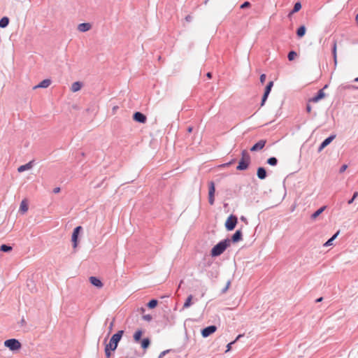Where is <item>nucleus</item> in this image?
<instances>
[{
	"label": "nucleus",
	"instance_id": "obj_44",
	"mask_svg": "<svg viewBox=\"0 0 358 358\" xmlns=\"http://www.w3.org/2000/svg\"><path fill=\"white\" fill-rule=\"evenodd\" d=\"M230 285H231V281H230V280H229V281L227 282L226 286L222 289V293H225V292L228 290V289H229V287Z\"/></svg>",
	"mask_w": 358,
	"mask_h": 358
},
{
	"label": "nucleus",
	"instance_id": "obj_61",
	"mask_svg": "<svg viewBox=\"0 0 358 358\" xmlns=\"http://www.w3.org/2000/svg\"><path fill=\"white\" fill-rule=\"evenodd\" d=\"M141 312H142V313H143V312L145 311V308H141Z\"/></svg>",
	"mask_w": 358,
	"mask_h": 358
},
{
	"label": "nucleus",
	"instance_id": "obj_38",
	"mask_svg": "<svg viewBox=\"0 0 358 358\" xmlns=\"http://www.w3.org/2000/svg\"><path fill=\"white\" fill-rule=\"evenodd\" d=\"M268 95H269V93H266V92L264 93L262 98L261 106H263L265 104V102L266 101Z\"/></svg>",
	"mask_w": 358,
	"mask_h": 358
},
{
	"label": "nucleus",
	"instance_id": "obj_22",
	"mask_svg": "<svg viewBox=\"0 0 358 358\" xmlns=\"http://www.w3.org/2000/svg\"><path fill=\"white\" fill-rule=\"evenodd\" d=\"M332 55L334 57V62L335 65L337 64V55H336V41H334L332 46Z\"/></svg>",
	"mask_w": 358,
	"mask_h": 358
},
{
	"label": "nucleus",
	"instance_id": "obj_57",
	"mask_svg": "<svg viewBox=\"0 0 358 358\" xmlns=\"http://www.w3.org/2000/svg\"><path fill=\"white\" fill-rule=\"evenodd\" d=\"M113 327V322H112L110 324V326H109V330H110V331H111V330H112Z\"/></svg>",
	"mask_w": 358,
	"mask_h": 358
},
{
	"label": "nucleus",
	"instance_id": "obj_48",
	"mask_svg": "<svg viewBox=\"0 0 358 358\" xmlns=\"http://www.w3.org/2000/svg\"><path fill=\"white\" fill-rule=\"evenodd\" d=\"M259 80H260V83L262 84H264L265 80H266V75L265 74H262L260 76Z\"/></svg>",
	"mask_w": 358,
	"mask_h": 358
},
{
	"label": "nucleus",
	"instance_id": "obj_45",
	"mask_svg": "<svg viewBox=\"0 0 358 358\" xmlns=\"http://www.w3.org/2000/svg\"><path fill=\"white\" fill-rule=\"evenodd\" d=\"M143 319L145 321L150 322L152 320V317L150 315H144Z\"/></svg>",
	"mask_w": 358,
	"mask_h": 358
},
{
	"label": "nucleus",
	"instance_id": "obj_7",
	"mask_svg": "<svg viewBox=\"0 0 358 358\" xmlns=\"http://www.w3.org/2000/svg\"><path fill=\"white\" fill-rule=\"evenodd\" d=\"M83 228L80 226L76 227L73 231L71 236V241L73 243V247L76 248L78 245V238L80 232L82 231Z\"/></svg>",
	"mask_w": 358,
	"mask_h": 358
},
{
	"label": "nucleus",
	"instance_id": "obj_11",
	"mask_svg": "<svg viewBox=\"0 0 358 358\" xmlns=\"http://www.w3.org/2000/svg\"><path fill=\"white\" fill-rule=\"evenodd\" d=\"M257 176L259 179L264 180L267 176V173H266V171L265 168L259 167L257 171Z\"/></svg>",
	"mask_w": 358,
	"mask_h": 358
},
{
	"label": "nucleus",
	"instance_id": "obj_26",
	"mask_svg": "<svg viewBox=\"0 0 358 358\" xmlns=\"http://www.w3.org/2000/svg\"><path fill=\"white\" fill-rule=\"evenodd\" d=\"M215 187L213 181L209 182L208 195H215Z\"/></svg>",
	"mask_w": 358,
	"mask_h": 358
},
{
	"label": "nucleus",
	"instance_id": "obj_51",
	"mask_svg": "<svg viewBox=\"0 0 358 358\" xmlns=\"http://www.w3.org/2000/svg\"><path fill=\"white\" fill-rule=\"evenodd\" d=\"M192 17L191 15H187V16L185 17V20H186L187 22H191V21H192Z\"/></svg>",
	"mask_w": 358,
	"mask_h": 358
},
{
	"label": "nucleus",
	"instance_id": "obj_31",
	"mask_svg": "<svg viewBox=\"0 0 358 358\" xmlns=\"http://www.w3.org/2000/svg\"><path fill=\"white\" fill-rule=\"evenodd\" d=\"M20 210H22V212H27V210H28V205L26 202V201L23 200L21 203H20Z\"/></svg>",
	"mask_w": 358,
	"mask_h": 358
},
{
	"label": "nucleus",
	"instance_id": "obj_53",
	"mask_svg": "<svg viewBox=\"0 0 358 358\" xmlns=\"http://www.w3.org/2000/svg\"><path fill=\"white\" fill-rule=\"evenodd\" d=\"M59 192H60V187H55V188H54V189H53V192H54L55 194H57V193H59Z\"/></svg>",
	"mask_w": 358,
	"mask_h": 358
},
{
	"label": "nucleus",
	"instance_id": "obj_12",
	"mask_svg": "<svg viewBox=\"0 0 358 358\" xmlns=\"http://www.w3.org/2000/svg\"><path fill=\"white\" fill-rule=\"evenodd\" d=\"M90 282L92 285H93L94 286L96 287H99V288H101L103 287V283L101 282V281L96 277H94V276H91L90 278Z\"/></svg>",
	"mask_w": 358,
	"mask_h": 358
},
{
	"label": "nucleus",
	"instance_id": "obj_14",
	"mask_svg": "<svg viewBox=\"0 0 358 358\" xmlns=\"http://www.w3.org/2000/svg\"><path fill=\"white\" fill-rule=\"evenodd\" d=\"M92 26L90 23H81L78 26V31L81 32H85L91 29Z\"/></svg>",
	"mask_w": 358,
	"mask_h": 358
},
{
	"label": "nucleus",
	"instance_id": "obj_6",
	"mask_svg": "<svg viewBox=\"0 0 358 358\" xmlns=\"http://www.w3.org/2000/svg\"><path fill=\"white\" fill-rule=\"evenodd\" d=\"M327 85H324V87L320 90L317 94L314 96H313L312 98H310L309 100H308V102H313V103H317L320 100H321L322 99L324 98L326 94L324 92V90L327 88Z\"/></svg>",
	"mask_w": 358,
	"mask_h": 358
},
{
	"label": "nucleus",
	"instance_id": "obj_40",
	"mask_svg": "<svg viewBox=\"0 0 358 358\" xmlns=\"http://www.w3.org/2000/svg\"><path fill=\"white\" fill-rule=\"evenodd\" d=\"M105 349H108L109 351H115L117 348H114L113 345L109 341V343L106 345Z\"/></svg>",
	"mask_w": 358,
	"mask_h": 358
},
{
	"label": "nucleus",
	"instance_id": "obj_13",
	"mask_svg": "<svg viewBox=\"0 0 358 358\" xmlns=\"http://www.w3.org/2000/svg\"><path fill=\"white\" fill-rule=\"evenodd\" d=\"M242 231L241 230H237L231 236V241L233 243H237L242 240Z\"/></svg>",
	"mask_w": 358,
	"mask_h": 358
},
{
	"label": "nucleus",
	"instance_id": "obj_54",
	"mask_svg": "<svg viewBox=\"0 0 358 358\" xmlns=\"http://www.w3.org/2000/svg\"><path fill=\"white\" fill-rule=\"evenodd\" d=\"M241 220L243 221L245 223H248V220H247L246 217H245L244 216L241 217Z\"/></svg>",
	"mask_w": 358,
	"mask_h": 358
},
{
	"label": "nucleus",
	"instance_id": "obj_33",
	"mask_svg": "<svg viewBox=\"0 0 358 358\" xmlns=\"http://www.w3.org/2000/svg\"><path fill=\"white\" fill-rule=\"evenodd\" d=\"M273 86V81H270L267 83L266 87H265V90H264V92H266V93H269L271 92V89Z\"/></svg>",
	"mask_w": 358,
	"mask_h": 358
},
{
	"label": "nucleus",
	"instance_id": "obj_3",
	"mask_svg": "<svg viewBox=\"0 0 358 358\" xmlns=\"http://www.w3.org/2000/svg\"><path fill=\"white\" fill-rule=\"evenodd\" d=\"M4 345L12 351L17 350L21 348V343L15 338L5 341Z\"/></svg>",
	"mask_w": 358,
	"mask_h": 358
},
{
	"label": "nucleus",
	"instance_id": "obj_28",
	"mask_svg": "<svg viewBox=\"0 0 358 358\" xmlns=\"http://www.w3.org/2000/svg\"><path fill=\"white\" fill-rule=\"evenodd\" d=\"M192 298H193L192 295H189L187 298V299H186V301H185V303L183 305V307H182L183 309L188 308L192 305Z\"/></svg>",
	"mask_w": 358,
	"mask_h": 358
},
{
	"label": "nucleus",
	"instance_id": "obj_47",
	"mask_svg": "<svg viewBox=\"0 0 358 358\" xmlns=\"http://www.w3.org/2000/svg\"><path fill=\"white\" fill-rule=\"evenodd\" d=\"M169 351H170L169 350H166L162 352L159 354L158 358H163L168 352H169Z\"/></svg>",
	"mask_w": 358,
	"mask_h": 358
},
{
	"label": "nucleus",
	"instance_id": "obj_49",
	"mask_svg": "<svg viewBox=\"0 0 358 358\" xmlns=\"http://www.w3.org/2000/svg\"><path fill=\"white\" fill-rule=\"evenodd\" d=\"M104 351L106 358H110L111 356L112 351H109L108 349H104Z\"/></svg>",
	"mask_w": 358,
	"mask_h": 358
},
{
	"label": "nucleus",
	"instance_id": "obj_64",
	"mask_svg": "<svg viewBox=\"0 0 358 358\" xmlns=\"http://www.w3.org/2000/svg\"><path fill=\"white\" fill-rule=\"evenodd\" d=\"M208 1V0H206V1H205V3H207V1Z\"/></svg>",
	"mask_w": 358,
	"mask_h": 358
},
{
	"label": "nucleus",
	"instance_id": "obj_62",
	"mask_svg": "<svg viewBox=\"0 0 358 358\" xmlns=\"http://www.w3.org/2000/svg\"><path fill=\"white\" fill-rule=\"evenodd\" d=\"M21 322H22V323H24V322H25L24 320V319H22Z\"/></svg>",
	"mask_w": 358,
	"mask_h": 358
},
{
	"label": "nucleus",
	"instance_id": "obj_36",
	"mask_svg": "<svg viewBox=\"0 0 358 358\" xmlns=\"http://www.w3.org/2000/svg\"><path fill=\"white\" fill-rule=\"evenodd\" d=\"M241 337H242V335L239 334L234 341L228 343L227 345V349L226 352L229 351L231 350V345L233 344H234Z\"/></svg>",
	"mask_w": 358,
	"mask_h": 358
},
{
	"label": "nucleus",
	"instance_id": "obj_39",
	"mask_svg": "<svg viewBox=\"0 0 358 358\" xmlns=\"http://www.w3.org/2000/svg\"><path fill=\"white\" fill-rule=\"evenodd\" d=\"M268 95H269V93H266V92L264 93L262 98L261 106H263L265 104V102L266 101Z\"/></svg>",
	"mask_w": 358,
	"mask_h": 358
},
{
	"label": "nucleus",
	"instance_id": "obj_25",
	"mask_svg": "<svg viewBox=\"0 0 358 358\" xmlns=\"http://www.w3.org/2000/svg\"><path fill=\"white\" fill-rule=\"evenodd\" d=\"M218 275H219V271H218L217 268H213V269L211 271H210L208 273V277L212 278H217Z\"/></svg>",
	"mask_w": 358,
	"mask_h": 358
},
{
	"label": "nucleus",
	"instance_id": "obj_19",
	"mask_svg": "<svg viewBox=\"0 0 358 358\" xmlns=\"http://www.w3.org/2000/svg\"><path fill=\"white\" fill-rule=\"evenodd\" d=\"M326 208V206H322L321 208H320L319 209H317L315 213H313L312 215H311V218L313 220H315L316 219Z\"/></svg>",
	"mask_w": 358,
	"mask_h": 358
},
{
	"label": "nucleus",
	"instance_id": "obj_5",
	"mask_svg": "<svg viewBox=\"0 0 358 358\" xmlns=\"http://www.w3.org/2000/svg\"><path fill=\"white\" fill-rule=\"evenodd\" d=\"M124 334L123 330L118 331L116 334H113L110 339V342L113 345L114 348H117L119 342L120 341Z\"/></svg>",
	"mask_w": 358,
	"mask_h": 358
},
{
	"label": "nucleus",
	"instance_id": "obj_56",
	"mask_svg": "<svg viewBox=\"0 0 358 358\" xmlns=\"http://www.w3.org/2000/svg\"><path fill=\"white\" fill-rule=\"evenodd\" d=\"M206 76H207V77H208V78H210L212 77V73L208 72V73H207Z\"/></svg>",
	"mask_w": 358,
	"mask_h": 358
},
{
	"label": "nucleus",
	"instance_id": "obj_32",
	"mask_svg": "<svg viewBox=\"0 0 358 358\" xmlns=\"http://www.w3.org/2000/svg\"><path fill=\"white\" fill-rule=\"evenodd\" d=\"M158 301L157 299H152L148 303V307L149 308H154L157 306Z\"/></svg>",
	"mask_w": 358,
	"mask_h": 358
},
{
	"label": "nucleus",
	"instance_id": "obj_63",
	"mask_svg": "<svg viewBox=\"0 0 358 358\" xmlns=\"http://www.w3.org/2000/svg\"><path fill=\"white\" fill-rule=\"evenodd\" d=\"M348 87L349 88H350V87L354 88L355 87L354 86H349Z\"/></svg>",
	"mask_w": 358,
	"mask_h": 358
},
{
	"label": "nucleus",
	"instance_id": "obj_60",
	"mask_svg": "<svg viewBox=\"0 0 358 358\" xmlns=\"http://www.w3.org/2000/svg\"><path fill=\"white\" fill-rule=\"evenodd\" d=\"M234 162V159L232 161H230V162H229L227 164H231Z\"/></svg>",
	"mask_w": 358,
	"mask_h": 358
},
{
	"label": "nucleus",
	"instance_id": "obj_42",
	"mask_svg": "<svg viewBox=\"0 0 358 358\" xmlns=\"http://www.w3.org/2000/svg\"><path fill=\"white\" fill-rule=\"evenodd\" d=\"M250 6V3L249 1H245L241 5V8L245 9Z\"/></svg>",
	"mask_w": 358,
	"mask_h": 358
},
{
	"label": "nucleus",
	"instance_id": "obj_17",
	"mask_svg": "<svg viewBox=\"0 0 358 358\" xmlns=\"http://www.w3.org/2000/svg\"><path fill=\"white\" fill-rule=\"evenodd\" d=\"M31 167H32V162H29V163H27L26 164L19 166V168L17 169V171L19 172H23L26 170H29V169H31Z\"/></svg>",
	"mask_w": 358,
	"mask_h": 358
},
{
	"label": "nucleus",
	"instance_id": "obj_30",
	"mask_svg": "<svg viewBox=\"0 0 358 358\" xmlns=\"http://www.w3.org/2000/svg\"><path fill=\"white\" fill-rule=\"evenodd\" d=\"M267 163L271 166H275L278 164V159L276 157H272L267 159Z\"/></svg>",
	"mask_w": 358,
	"mask_h": 358
},
{
	"label": "nucleus",
	"instance_id": "obj_15",
	"mask_svg": "<svg viewBox=\"0 0 358 358\" xmlns=\"http://www.w3.org/2000/svg\"><path fill=\"white\" fill-rule=\"evenodd\" d=\"M51 84V80L50 79H45L39 83L38 85H36L34 88H46L50 86Z\"/></svg>",
	"mask_w": 358,
	"mask_h": 358
},
{
	"label": "nucleus",
	"instance_id": "obj_29",
	"mask_svg": "<svg viewBox=\"0 0 358 358\" xmlns=\"http://www.w3.org/2000/svg\"><path fill=\"white\" fill-rule=\"evenodd\" d=\"M0 250L3 252H8L12 250V247L8 245L3 244L0 246Z\"/></svg>",
	"mask_w": 358,
	"mask_h": 358
},
{
	"label": "nucleus",
	"instance_id": "obj_18",
	"mask_svg": "<svg viewBox=\"0 0 358 358\" xmlns=\"http://www.w3.org/2000/svg\"><path fill=\"white\" fill-rule=\"evenodd\" d=\"M81 87H82V83L77 81L72 84L71 90L72 92H76L79 91L80 90Z\"/></svg>",
	"mask_w": 358,
	"mask_h": 358
},
{
	"label": "nucleus",
	"instance_id": "obj_52",
	"mask_svg": "<svg viewBox=\"0 0 358 358\" xmlns=\"http://www.w3.org/2000/svg\"><path fill=\"white\" fill-rule=\"evenodd\" d=\"M311 109H312V108H311L310 105L309 103H308V104L306 105V111H307L308 113H310Z\"/></svg>",
	"mask_w": 358,
	"mask_h": 358
},
{
	"label": "nucleus",
	"instance_id": "obj_21",
	"mask_svg": "<svg viewBox=\"0 0 358 358\" xmlns=\"http://www.w3.org/2000/svg\"><path fill=\"white\" fill-rule=\"evenodd\" d=\"M335 138H336L335 134L330 135L329 137L325 138L322 143H323V145H324L327 147L328 145H329L333 141V140L335 139Z\"/></svg>",
	"mask_w": 358,
	"mask_h": 358
},
{
	"label": "nucleus",
	"instance_id": "obj_9",
	"mask_svg": "<svg viewBox=\"0 0 358 358\" xmlns=\"http://www.w3.org/2000/svg\"><path fill=\"white\" fill-rule=\"evenodd\" d=\"M133 119L138 122L140 123H145L147 120L146 116L141 113V112H136L133 115Z\"/></svg>",
	"mask_w": 358,
	"mask_h": 358
},
{
	"label": "nucleus",
	"instance_id": "obj_46",
	"mask_svg": "<svg viewBox=\"0 0 358 358\" xmlns=\"http://www.w3.org/2000/svg\"><path fill=\"white\" fill-rule=\"evenodd\" d=\"M347 169H348V165L347 164L342 165L341 167L340 168L339 173H343L344 171H345V170Z\"/></svg>",
	"mask_w": 358,
	"mask_h": 358
},
{
	"label": "nucleus",
	"instance_id": "obj_50",
	"mask_svg": "<svg viewBox=\"0 0 358 358\" xmlns=\"http://www.w3.org/2000/svg\"><path fill=\"white\" fill-rule=\"evenodd\" d=\"M326 146L322 143L318 148V152H320Z\"/></svg>",
	"mask_w": 358,
	"mask_h": 358
},
{
	"label": "nucleus",
	"instance_id": "obj_55",
	"mask_svg": "<svg viewBox=\"0 0 358 358\" xmlns=\"http://www.w3.org/2000/svg\"><path fill=\"white\" fill-rule=\"evenodd\" d=\"M322 300H323V298L320 297V298L317 299L315 301L317 303V302H321Z\"/></svg>",
	"mask_w": 358,
	"mask_h": 358
},
{
	"label": "nucleus",
	"instance_id": "obj_58",
	"mask_svg": "<svg viewBox=\"0 0 358 358\" xmlns=\"http://www.w3.org/2000/svg\"><path fill=\"white\" fill-rule=\"evenodd\" d=\"M187 131H188L189 133L192 132V127H188Z\"/></svg>",
	"mask_w": 358,
	"mask_h": 358
},
{
	"label": "nucleus",
	"instance_id": "obj_4",
	"mask_svg": "<svg viewBox=\"0 0 358 358\" xmlns=\"http://www.w3.org/2000/svg\"><path fill=\"white\" fill-rule=\"evenodd\" d=\"M238 223V218L236 215H231L227 218L225 222V227L227 231H232L236 227Z\"/></svg>",
	"mask_w": 358,
	"mask_h": 358
},
{
	"label": "nucleus",
	"instance_id": "obj_10",
	"mask_svg": "<svg viewBox=\"0 0 358 358\" xmlns=\"http://www.w3.org/2000/svg\"><path fill=\"white\" fill-rule=\"evenodd\" d=\"M266 143V140H260L257 143H256L252 147L250 148V151L256 152L259 151L264 148L265 144Z\"/></svg>",
	"mask_w": 358,
	"mask_h": 358
},
{
	"label": "nucleus",
	"instance_id": "obj_24",
	"mask_svg": "<svg viewBox=\"0 0 358 358\" xmlns=\"http://www.w3.org/2000/svg\"><path fill=\"white\" fill-rule=\"evenodd\" d=\"M9 23V19L7 17H3L0 20V27L1 28H5L8 25Z\"/></svg>",
	"mask_w": 358,
	"mask_h": 358
},
{
	"label": "nucleus",
	"instance_id": "obj_59",
	"mask_svg": "<svg viewBox=\"0 0 358 358\" xmlns=\"http://www.w3.org/2000/svg\"><path fill=\"white\" fill-rule=\"evenodd\" d=\"M354 81L358 83V77L355 78Z\"/></svg>",
	"mask_w": 358,
	"mask_h": 358
},
{
	"label": "nucleus",
	"instance_id": "obj_20",
	"mask_svg": "<svg viewBox=\"0 0 358 358\" xmlns=\"http://www.w3.org/2000/svg\"><path fill=\"white\" fill-rule=\"evenodd\" d=\"M142 335L143 331L141 329H138L134 334V340L135 341V342H139Z\"/></svg>",
	"mask_w": 358,
	"mask_h": 358
},
{
	"label": "nucleus",
	"instance_id": "obj_35",
	"mask_svg": "<svg viewBox=\"0 0 358 358\" xmlns=\"http://www.w3.org/2000/svg\"><path fill=\"white\" fill-rule=\"evenodd\" d=\"M301 8V4L300 2H296L295 3L294 6V8L292 10V13H296L298 12L300 9Z\"/></svg>",
	"mask_w": 358,
	"mask_h": 358
},
{
	"label": "nucleus",
	"instance_id": "obj_23",
	"mask_svg": "<svg viewBox=\"0 0 358 358\" xmlns=\"http://www.w3.org/2000/svg\"><path fill=\"white\" fill-rule=\"evenodd\" d=\"M150 345V340L148 338H144L141 341V347L143 349H147Z\"/></svg>",
	"mask_w": 358,
	"mask_h": 358
},
{
	"label": "nucleus",
	"instance_id": "obj_16",
	"mask_svg": "<svg viewBox=\"0 0 358 358\" xmlns=\"http://www.w3.org/2000/svg\"><path fill=\"white\" fill-rule=\"evenodd\" d=\"M306 28L304 25L300 26L296 30V35L298 37L301 38L306 34Z\"/></svg>",
	"mask_w": 358,
	"mask_h": 358
},
{
	"label": "nucleus",
	"instance_id": "obj_1",
	"mask_svg": "<svg viewBox=\"0 0 358 358\" xmlns=\"http://www.w3.org/2000/svg\"><path fill=\"white\" fill-rule=\"evenodd\" d=\"M230 240L227 238L216 244L211 250V256L217 257L222 254L229 245Z\"/></svg>",
	"mask_w": 358,
	"mask_h": 358
},
{
	"label": "nucleus",
	"instance_id": "obj_41",
	"mask_svg": "<svg viewBox=\"0 0 358 358\" xmlns=\"http://www.w3.org/2000/svg\"><path fill=\"white\" fill-rule=\"evenodd\" d=\"M358 196V192H355L353 194L352 197L348 201V204H352L355 199Z\"/></svg>",
	"mask_w": 358,
	"mask_h": 358
},
{
	"label": "nucleus",
	"instance_id": "obj_34",
	"mask_svg": "<svg viewBox=\"0 0 358 358\" xmlns=\"http://www.w3.org/2000/svg\"><path fill=\"white\" fill-rule=\"evenodd\" d=\"M273 86V81H270L267 83L266 87H265V90H264V92H266V93H269L271 92V89Z\"/></svg>",
	"mask_w": 358,
	"mask_h": 358
},
{
	"label": "nucleus",
	"instance_id": "obj_2",
	"mask_svg": "<svg viewBox=\"0 0 358 358\" xmlns=\"http://www.w3.org/2000/svg\"><path fill=\"white\" fill-rule=\"evenodd\" d=\"M250 155L246 150H243L241 152V158L238 162L236 169L238 171H245L248 169L250 164Z\"/></svg>",
	"mask_w": 358,
	"mask_h": 358
},
{
	"label": "nucleus",
	"instance_id": "obj_8",
	"mask_svg": "<svg viewBox=\"0 0 358 358\" xmlns=\"http://www.w3.org/2000/svg\"><path fill=\"white\" fill-rule=\"evenodd\" d=\"M217 330V327L215 325H210L203 328L201 330V336L203 338H207Z\"/></svg>",
	"mask_w": 358,
	"mask_h": 358
},
{
	"label": "nucleus",
	"instance_id": "obj_37",
	"mask_svg": "<svg viewBox=\"0 0 358 358\" xmlns=\"http://www.w3.org/2000/svg\"><path fill=\"white\" fill-rule=\"evenodd\" d=\"M296 55H297L296 52L294 50H292L288 53L287 58H288L289 61H292L294 59V58Z\"/></svg>",
	"mask_w": 358,
	"mask_h": 358
},
{
	"label": "nucleus",
	"instance_id": "obj_27",
	"mask_svg": "<svg viewBox=\"0 0 358 358\" xmlns=\"http://www.w3.org/2000/svg\"><path fill=\"white\" fill-rule=\"evenodd\" d=\"M339 234V231H337L334 235L332 236L331 238H330L324 244V246L325 247H328V246H330L333 243V241L337 237V236Z\"/></svg>",
	"mask_w": 358,
	"mask_h": 358
},
{
	"label": "nucleus",
	"instance_id": "obj_43",
	"mask_svg": "<svg viewBox=\"0 0 358 358\" xmlns=\"http://www.w3.org/2000/svg\"><path fill=\"white\" fill-rule=\"evenodd\" d=\"M208 202L210 205H213L215 202V195H208Z\"/></svg>",
	"mask_w": 358,
	"mask_h": 358
}]
</instances>
